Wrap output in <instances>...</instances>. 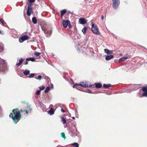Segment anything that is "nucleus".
I'll return each mask as SVG.
<instances>
[{"label": "nucleus", "instance_id": "f8f14e48", "mask_svg": "<svg viewBox=\"0 0 147 147\" xmlns=\"http://www.w3.org/2000/svg\"><path fill=\"white\" fill-rule=\"evenodd\" d=\"M105 52L108 55L111 54L113 53V51L111 50H109L107 49H105L104 50Z\"/></svg>", "mask_w": 147, "mask_h": 147}, {"label": "nucleus", "instance_id": "cd10ccee", "mask_svg": "<svg viewBox=\"0 0 147 147\" xmlns=\"http://www.w3.org/2000/svg\"><path fill=\"white\" fill-rule=\"evenodd\" d=\"M41 54V53H39L36 52H34V55L36 56H38Z\"/></svg>", "mask_w": 147, "mask_h": 147}, {"label": "nucleus", "instance_id": "dca6fc26", "mask_svg": "<svg viewBox=\"0 0 147 147\" xmlns=\"http://www.w3.org/2000/svg\"><path fill=\"white\" fill-rule=\"evenodd\" d=\"M95 84L96 85V88H101L102 86L101 84L99 83H96Z\"/></svg>", "mask_w": 147, "mask_h": 147}, {"label": "nucleus", "instance_id": "6e6552de", "mask_svg": "<svg viewBox=\"0 0 147 147\" xmlns=\"http://www.w3.org/2000/svg\"><path fill=\"white\" fill-rule=\"evenodd\" d=\"M44 32L47 37L50 36L52 33V31L50 28H47L44 30Z\"/></svg>", "mask_w": 147, "mask_h": 147}, {"label": "nucleus", "instance_id": "ddd939ff", "mask_svg": "<svg viewBox=\"0 0 147 147\" xmlns=\"http://www.w3.org/2000/svg\"><path fill=\"white\" fill-rule=\"evenodd\" d=\"M48 113L50 115H52L54 113V109L51 108L48 111Z\"/></svg>", "mask_w": 147, "mask_h": 147}, {"label": "nucleus", "instance_id": "3c124183", "mask_svg": "<svg viewBox=\"0 0 147 147\" xmlns=\"http://www.w3.org/2000/svg\"><path fill=\"white\" fill-rule=\"evenodd\" d=\"M2 32V31L1 30H0V33L1 34Z\"/></svg>", "mask_w": 147, "mask_h": 147}, {"label": "nucleus", "instance_id": "412c9836", "mask_svg": "<svg viewBox=\"0 0 147 147\" xmlns=\"http://www.w3.org/2000/svg\"><path fill=\"white\" fill-rule=\"evenodd\" d=\"M87 30V27H84L82 30V32L84 34H85L86 33V30Z\"/></svg>", "mask_w": 147, "mask_h": 147}, {"label": "nucleus", "instance_id": "8fccbe9b", "mask_svg": "<svg viewBox=\"0 0 147 147\" xmlns=\"http://www.w3.org/2000/svg\"><path fill=\"white\" fill-rule=\"evenodd\" d=\"M19 41L20 42H21L20 40L19 39Z\"/></svg>", "mask_w": 147, "mask_h": 147}, {"label": "nucleus", "instance_id": "7c9ffc66", "mask_svg": "<svg viewBox=\"0 0 147 147\" xmlns=\"http://www.w3.org/2000/svg\"><path fill=\"white\" fill-rule=\"evenodd\" d=\"M27 110L29 111V112H31L32 109L30 108V106L28 105L27 106Z\"/></svg>", "mask_w": 147, "mask_h": 147}, {"label": "nucleus", "instance_id": "c9c22d12", "mask_svg": "<svg viewBox=\"0 0 147 147\" xmlns=\"http://www.w3.org/2000/svg\"><path fill=\"white\" fill-rule=\"evenodd\" d=\"M42 77L41 76H38L37 78H36V79L38 80H41Z\"/></svg>", "mask_w": 147, "mask_h": 147}, {"label": "nucleus", "instance_id": "2f4dec72", "mask_svg": "<svg viewBox=\"0 0 147 147\" xmlns=\"http://www.w3.org/2000/svg\"><path fill=\"white\" fill-rule=\"evenodd\" d=\"M80 86L79 84H76L73 86V88H76L77 89H78L77 86Z\"/></svg>", "mask_w": 147, "mask_h": 147}, {"label": "nucleus", "instance_id": "ea45409f", "mask_svg": "<svg viewBox=\"0 0 147 147\" xmlns=\"http://www.w3.org/2000/svg\"><path fill=\"white\" fill-rule=\"evenodd\" d=\"M136 89H134V88H133V89H131V90H130V91H127V92H132V91H135V90H136Z\"/></svg>", "mask_w": 147, "mask_h": 147}, {"label": "nucleus", "instance_id": "4be33fe9", "mask_svg": "<svg viewBox=\"0 0 147 147\" xmlns=\"http://www.w3.org/2000/svg\"><path fill=\"white\" fill-rule=\"evenodd\" d=\"M50 90V88L48 86L46 88L45 90V93H48Z\"/></svg>", "mask_w": 147, "mask_h": 147}, {"label": "nucleus", "instance_id": "6ab92c4d", "mask_svg": "<svg viewBox=\"0 0 147 147\" xmlns=\"http://www.w3.org/2000/svg\"><path fill=\"white\" fill-rule=\"evenodd\" d=\"M127 58H128V57H122L119 59V62H121L122 61L125 60L127 59Z\"/></svg>", "mask_w": 147, "mask_h": 147}, {"label": "nucleus", "instance_id": "473e14b6", "mask_svg": "<svg viewBox=\"0 0 147 147\" xmlns=\"http://www.w3.org/2000/svg\"><path fill=\"white\" fill-rule=\"evenodd\" d=\"M61 136L62 137L64 140L66 139V137L65 136V135L64 133H62L61 134Z\"/></svg>", "mask_w": 147, "mask_h": 147}, {"label": "nucleus", "instance_id": "c756f323", "mask_svg": "<svg viewBox=\"0 0 147 147\" xmlns=\"http://www.w3.org/2000/svg\"><path fill=\"white\" fill-rule=\"evenodd\" d=\"M34 74L32 73V74H30L28 76V78H33L34 77Z\"/></svg>", "mask_w": 147, "mask_h": 147}, {"label": "nucleus", "instance_id": "2eb2a0df", "mask_svg": "<svg viewBox=\"0 0 147 147\" xmlns=\"http://www.w3.org/2000/svg\"><path fill=\"white\" fill-rule=\"evenodd\" d=\"M30 71L27 69H26L23 72V73L25 76H27L30 74Z\"/></svg>", "mask_w": 147, "mask_h": 147}, {"label": "nucleus", "instance_id": "b1692460", "mask_svg": "<svg viewBox=\"0 0 147 147\" xmlns=\"http://www.w3.org/2000/svg\"><path fill=\"white\" fill-rule=\"evenodd\" d=\"M71 145L75 147H79V145L76 142L74 143L71 144Z\"/></svg>", "mask_w": 147, "mask_h": 147}, {"label": "nucleus", "instance_id": "1a4fd4ad", "mask_svg": "<svg viewBox=\"0 0 147 147\" xmlns=\"http://www.w3.org/2000/svg\"><path fill=\"white\" fill-rule=\"evenodd\" d=\"M87 21L84 18H81L79 19V22L81 24H84L87 23Z\"/></svg>", "mask_w": 147, "mask_h": 147}, {"label": "nucleus", "instance_id": "7ed1b4c3", "mask_svg": "<svg viewBox=\"0 0 147 147\" xmlns=\"http://www.w3.org/2000/svg\"><path fill=\"white\" fill-rule=\"evenodd\" d=\"M91 30L95 34L99 35L100 32L98 30L97 26L94 24H92V25Z\"/></svg>", "mask_w": 147, "mask_h": 147}, {"label": "nucleus", "instance_id": "c85d7f7f", "mask_svg": "<svg viewBox=\"0 0 147 147\" xmlns=\"http://www.w3.org/2000/svg\"><path fill=\"white\" fill-rule=\"evenodd\" d=\"M0 22L3 25H4L6 24L5 22L3 19L1 18L0 19Z\"/></svg>", "mask_w": 147, "mask_h": 147}, {"label": "nucleus", "instance_id": "20e7f679", "mask_svg": "<svg viewBox=\"0 0 147 147\" xmlns=\"http://www.w3.org/2000/svg\"><path fill=\"white\" fill-rule=\"evenodd\" d=\"M62 23L63 26L64 28H66L67 26H68L69 28H70L71 27L70 24V22L69 20H63Z\"/></svg>", "mask_w": 147, "mask_h": 147}, {"label": "nucleus", "instance_id": "aec40b11", "mask_svg": "<svg viewBox=\"0 0 147 147\" xmlns=\"http://www.w3.org/2000/svg\"><path fill=\"white\" fill-rule=\"evenodd\" d=\"M32 22L34 24H36L37 22V20L35 17H33L32 19Z\"/></svg>", "mask_w": 147, "mask_h": 147}, {"label": "nucleus", "instance_id": "423d86ee", "mask_svg": "<svg viewBox=\"0 0 147 147\" xmlns=\"http://www.w3.org/2000/svg\"><path fill=\"white\" fill-rule=\"evenodd\" d=\"M79 85L80 86L83 87H90L91 86L90 83L88 82H81Z\"/></svg>", "mask_w": 147, "mask_h": 147}, {"label": "nucleus", "instance_id": "a18cd8bd", "mask_svg": "<svg viewBox=\"0 0 147 147\" xmlns=\"http://www.w3.org/2000/svg\"><path fill=\"white\" fill-rule=\"evenodd\" d=\"M104 16H101V19H102V20H103V19H104Z\"/></svg>", "mask_w": 147, "mask_h": 147}, {"label": "nucleus", "instance_id": "5701e85b", "mask_svg": "<svg viewBox=\"0 0 147 147\" xmlns=\"http://www.w3.org/2000/svg\"><path fill=\"white\" fill-rule=\"evenodd\" d=\"M61 121L62 122V123L63 124H64L66 123V121L65 120V119L63 117H62L61 118Z\"/></svg>", "mask_w": 147, "mask_h": 147}, {"label": "nucleus", "instance_id": "72a5a7b5", "mask_svg": "<svg viewBox=\"0 0 147 147\" xmlns=\"http://www.w3.org/2000/svg\"><path fill=\"white\" fill-rule=\"evenodd\" d=\"M45 86H40L39 87V88L40 89V91L42 90H43L45 89Z\"/></svg>", "mask_w": 147, "mask_h": 147}, {"label": "nucleus", "instance_id": "9b49d317", "mask_svg": "<svg viewBox=\"0 0 147 147\" xmlns=\"http://www.w3.org/2000/svg\"><path fill=\"white\" fill-rule=\"evenodd\" d=\"M113 57L114 56L113 55H107L105 57V59L107 61H109L113 58Z\"/></svg>", "mask_w": 147, "mask_h": 147}, {"label": "nucleus", "instance_id": "f257e3e1", "mask_svg": "<svg viewBox=\"0 0 147 147\" xmlns=\"http://www.w3.org/2000/svg\"><path fill=\"white\" fill-rule=\"evenodd\" d=\"M9 116L13 119L15 123H17L21 118L20 112L17 109H13L12 113L10 114Z\"/></svg>", "mask_w": 147, "mask_h": 147}, {"label": "nucleus", "instance_id": "393cba45", "mask_svg": "<svg viewBox=\"0 0 147 147\" xmlns=\"http://www.w3.org/2000/svg\"><path fill=\"white\" fill-rule=\"evenodd\" d=\"M142 90L144 92H147V87H143L142 88Z\"/></svg>", "mask_w": 147, "mask_h": 147}, {"label": "nucleus", "instance_id": "f03ea898", "mask_svg": "<svg viewBox=\"0 0 147 147\" xmlns=\"http://www.w3.org/2000/svg\"><path fill=\"white\" fill-rule=\"evenodd\" d=\"M6 66V64L5 61L0 58V73L5 70V68Z\"/></svg>", "mask_w": 147, "mask_h": 147}, {"label": "nucleus", "instance_id": "a211bd4d", "mask_svg": "<svg viewBox=\"0 0 147 147\" xmlns=\"http://www.w3.org/2000/svg\"><path fill=\"white\" fill-rule=\"evenodd\" d=\"M111 85L110 84H104L103 85V87L105 88H108L111 86Z\"/></svg>", "mask_w": 147, "mask_h": 147}, {"label": "nucleus", "instance_id": "37998d69", "mask_svg": "<svg viewBox=\"0 0 147 147\" xmlns=\"http://www.w3.org/2000/svg\"><path fill=\"white\" fill-rule=\"evenodd\" d=\"M61 111L62 113H65V111L64 110H63V109H61Z\"/></svg>", "mask_w": 147, "mask_h": 147}, {"label": "nucleus", "instance_id": "bb28decb", "mask_svg": "<svg viewBox=\"0 0 147 147\" xmlns=\"http://www.w3.org/2000/svg\"><path fill=\"white\" fill-rule=\"evenodd\" d=\"M27 60H28L29 61H31L32 62H34L35 61V59L33 57H30V58H27Z\"/></svg>", "mask_w": 147, "mask_h": 147}, {"label": "nucleus", "instance_id": "603ef678", "mask_svg": "<svg viewBox=\"0 0 147 147\" xmlns=\"http://www.w3.org/2000/svg\"><path fill=\"white\" fill-rule=\"evenodd\" d=\"M53 105H51L50 106V107H51V106H52Z\"/></svg>", "mask_w": 147, "mask_h": 147}, {"label": "nucleus", "instance_id": "e433bc0d", "mask_svg": "<svg viewBox=\"0 0 147 147\" xmlns=\"http://www.w3.org/2000/svg\"><path fill=\"white\" fill-rule=\"evenodd\" d=\"M142 96H145L147 97V92H144L142 95Z\"/></svg>", "mask_w": 147, "mask_h": 147}, {"label": "nucleus", "instance_id": "864d4df0", "mask_svg": "<svg viewBox=\"0 0 147 147\" xmlns=\"http://www.w3.org/2000/svg\"><path fill=\"white\" fill-rule=\"evenodd\" d=\"M78 50H79V51H80V50H79V49H78Z\"/></svg>", "mask_w": 147, "mask_h": 147}, {"label": "nucleus", "instance_id": "79ce46f5", "mask_svg": "<svg viewBox=\"0 0 147 147\" xmlns=\"http://www.w3.org/2000/svg\"><path fill=\"white\" fill-rule=\"evenodd\" d=\"M26 114H28V112H29L28 110H25L24 111Z\"/></svg>", "mask_w": 147, "mask_h": 147}, {"label": "nucleus", "instance_id": "09e8293b", "mask_svg": "<svg viewBox=\"0 0 147 147\" xmlns=\"http://www.w3.org/2000/svg\"><path fill=\"white\" fill-rule=\"evenodd\" d=\"M72 118L73 119H75V117H72Z\"/></svg>", "mask_w": 147, "mask_h": 147}, {"label": "nucleus", "instance_id": "49530a36", "mask_svg": "<svg viewBox=\"0 0 147 147\" xmlns=\"http://www.w3.org/2000/svg\"><path fill=\"white\" fill-rule=\"evenodd\" d=\"M53 85L52 84V85H51V86L50 87H51V88H53Z\"/></svg>", "mask_w": 147, "mask_h": 147}, {"label": "nucleus", "instance_id": "a19ab883", "mask_svg": "<svg viewBox=\"0 0 147 147\" xmlns=\"http://www.w3.org/2000/svg\"><path fill=\"white\" fill-rule=\"evenodd\" d=\"M28 1L30 3H32L34 2L35 1V0H28Z\"/></svg>", "mask_w": 147, "mask_h": 147}, {"label": "nucleus", "instance_id": "f704fd0d", "mask_svg": "<svg viewBox=\"0 0 147 147\" xmlns=\"http://www.w3.org/2000/svg\"><path fill=\"white\" fill-rule=\"evenodd\" d=\"M40 90H38L36 92L35 94L37 95H39L40 94Z\"/></svg>", "mask_w": 147, "mask_h": 147}, {"label": "nucleus", "instance_id": "4c0bfd02", "mask_svg": "<svg viewBox=\"0 0 147 147\" xmlns=\"http://www.w3.org/2000/svg\"><path fill=\"white\" fill-rule=\"evenodd\" d=\"M29 61V60H27V58L26 59V61L25 62H24V64L25 65L28 64V61Z\"/></svg>", "mask_w": 147, "mask_h": 147}, {"label": "nucleus", "instance_id": "f3484780", "mask_svg": "<svg viewBox=\"0 0 147 147\" xmlns=\"http://www.w3.org/2000/svg\"><path fill=\"white\" fill-rule=\"evenodd\" d=\"M66 11L67 10L66 9H63L61 10L60 12L61 16V17H62L66 13Z\"/></svg>", "mask_w": 147, "mask_h": 147}, {"label": "nucleus", "instance_id": "58836bf2", "mask_svg": "<svg viewBox=\"0 0 147 147\" xmlns=\"http://www.w3.org/2000/svg\"><path fill=\"white\" fill-rule=\"evenodd\" d=\"M86 92L89 93H92V91L89 89H88L87 90Z\"/></svg>", "mask_w": 147, "mask_h": 147}, {"label": "nucleus", "instance_id": "39448f33", "mask_svg": "<svg viewBox=\"0 0 147 147\" xmlns=\"http://www.w3.org/2000/svg\"><path fill=\"white\" fill-rule=\"evenodd\" d=\"M120 3L119 0H113L112 5L113 8L115 9H117Z\"/></svg>", "mask_w": 147, "mask_h": 147}, {"label": "nucleus", "instance_id": "0eeeda50", "mask_svg": "<svg viewBox=\"0 0 147 147\" xmlns=\"http://www.w3.org/2000/svg\"><path fill=\"white\" fill-rule=\"evenodd\" d=\"M33 13L32 4L30 3L28 5V9L27 11V15L30 16L31 14V13Z\"/></svg>", "mask_w": 147, "mask_h": 147}, {"label": "nucleus", "instance_id": "9d476101", "mask_svg": "<svg viewBox=\"0 0 147 147\" xmlns=\"http://www.w3.org/2000/svg\"><path fill=\"white\" fill-rule=\"evenodd\" d=\"M24 60V59L22 58H20L19 60V62L18 63H17L16 64V66H19L20 65H21L22 63Z\"/></svg>", "mask_w": 147, "mask_h": 147}, {"label": "nucleus", "instance_id": "c03bdc74", "mask_svg": "<svg viewBox=\"0 0 147 147\" xmlns=\"http://www.w3.org/2000/svg\"><path fill=\"white\" fill-rule=\"evenodd\" d=\"M74 111L75 114H76L77 113V110L76 109H75V110Z\"/></svg>", "mask_w": 147, "mask_h": 147}, {"label": "nucleus", "instance_id": "4468645a", "mask_svg": "<svg viewBox=\"0 0 147 147\" xmlns=\"http://www.w3.org/2000/svg\"><path fill=\"white\" fill-rule=\"evenodd\" d=\"M29 38V37L27 35H24L22 36L21 40L22 41H24Z\"/></svg>", "mask_w": 147, "mask_h": 147}, {"label": "nucleus", "instance_id": "a878e982", "mask_svg": "<svg viewBox=\"0 0 147 147\" xmlns=\"http://www.w3.org/2000/svg\"><path fill=\"white\" fill-rule=\"evenodd\" d=\"M3 44L1 43L0 45V52L2 51L3 50Z\"/></svg>", "mask_w": 147, "mask_h": 147}, {"label": "nucleus", "instance_id": "de8ad7c7", "mask_svg": "<svg viewBox=\"0 0 147 147\" xmlns=\"http://www.w3.org/2000/svg\"><path fill=\"white\" fill-rule=\"evenodd\" d=\"M51 55L53 56H54V54L53 53H51Z\"/></svg>", "mask_w": 147, "mask_h": 147}]
</instances>
